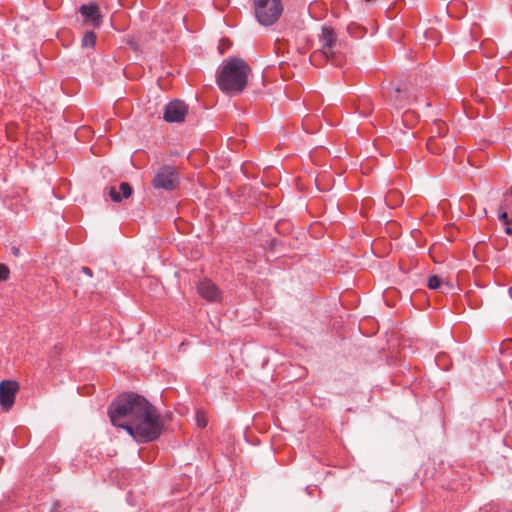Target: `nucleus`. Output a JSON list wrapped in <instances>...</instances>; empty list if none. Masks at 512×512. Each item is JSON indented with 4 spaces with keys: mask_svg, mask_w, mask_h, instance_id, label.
<instances>
[{
    "mask_svg": "<svg viewBox=\"0 0 512 512\" xmlns=\"http://www.w3.org/2000/svg\"><path fill=\"white\" fill-rule=\"evenodd\" d=\"M81 14L90 20L93 25L97 26L100 22L101 15L99 13V6L96 4H87L80 7Z\"/></svg>",
    "mask_w": 512,
    "mask_h": 512,
    "instance_id": "obj_11",
    "label": "nucleus"
},
{
    "mask_svg": "<svg viewBox=\"0 0 512 512\" xmlns=\"http://www.w3.org/2000/svg\"><path fill=\"white\" fill-rule=\"evenodd\" d=\"M415 112L412 110H406L402 116V122L407 127H412L414 122Z\"/></svg>",
    "mask_w": 512,
    "mask_h": 512,
    "instance_id": "obj_17",
    "label": "nucleus"
},
{
    "mask_svg": "<svg viewBox=\"0 0 512 512\" xmlns=\"http://www.w3.org/2000/svg\"><path fill=\"white\" fill-rule=\"evenodd\" d=\"M320 41L322 44V48L318 51H315L312 56L311 60L315 61L317 58L323 56L327 60L334 58V52L332 51V48L335 46L337 41V36L331 27L324 26L322 28V33L320 37Z\"/></svg>",
    "mask_w": 512,
    "mask_h": 512,
    "instance_id": "obj_5",
    "label": "nucleus"
},
{
    "mask_svg": "<svg viewBox=\"0 0 512 512\" xmlns=\"http://www.w3.org/2000/svg\"><path fill=\"white\" fill-rule=\"evenodd\" d=\"M196 422L198 427L205 428L208 424L206 413L202 410H198L196 413Z\"/></svg>",
    "mask_w": 512,
    "mask_h": 512,
    "instance_id": "obj_18",
    "label": "nucleus"
},
{
    "mask_svg": "<svg viewBox=\"0 0 512 512\" xmlns=\"http://www.w3.org/2000/svg\"><path fill=\"white\" fill-rule=\"evenodd\" d=\"M511 225H512V211L510 213Z\"/></svg>",
    "mask_w": 512,
    "mask_h": 512,
    "instance_id": "obj_26",
    "label": "nucleus"
},
{
    "mask_svg": "<svg viewBox=\"0 0 512 512\" xmlns=\"http://www.w3.org/2000/svg\"><path fill=\"white\" fill-rule=\"evenodd\" d=\"M132 187L127 182H122L119 186V191L116 187H109V196L114 202H121L122 199H127L132 195Z\"/></svg>",
    "mask_w": 512,
    "mask_h": 512,
    "instance_id": "obj_10",
    "label": "nucleus"
},
{
    "mask_svg": "<svg viewBox=\"0 0 512 512\" xmlns=\"http://www.w3.org/2000/svg\"><path fill=\"white\" fill-rule=\"evenodd\" d=\"M9 277V269L7 266L0 264V281L7 280Z\"/></svg>",
    "mask_w": 512,
    "mask_h": 512,
    "instance_id": "obj_20",
    "label": "nucleus"
},
{
    "mask_svg": "<svg viewBox=\"0 0 512 512\" xmlns=\"http://www.w3.org/2000/svg\"><path fill=\"white\" fill-rule=\"evenodd\" d=\"M151 184L156 190L172 191L179 184L178 172L170 165H163L155 172Z\"/></svg>",
    "mask_w": 512,
    "mask_h": 512,
    "instance_id": "obj_4",
    "label": "nucleus"
},
{
    "mask_svg": "<svg viewBox=\"0 0 512 512\" xmlns=\"http://www.w3.org/2000/svg\"><path fill=\"white\" fill-rule=\"evenodd\" d=\"M114 426L125 429L137 442L157 439L162 423L156 408L143 396L126 392L118 395L108 408Z\"/></svg>",
    "mask_w": 512,
    "mask_h": 512,
    "instance_id": "obj_1",
    "label": "nucleus"
},
{
    "mask_svg": "<svg viewBox=\"0 0 512 512\" xmlns=\"http://www.w3.org/2000/svg\"><path fill=\"white\" fill-rule=\"evenodd\" d=\"M499 214H498V220L503 223V225L508 226L511 225V219L510 216L507 213L506 207L503 205H500L498 208Z\"/></svg>",
    "mask_w": 512,
    "mask_h": 512,
    "instance_id": "obj_15",
    "label": "nucleus"
},
{
    "mask_svg": "<svg viewBox=\"0 0 512 512\" xmlns=\"http://www.w3.org/2000/svg\"><path fill=\"white\" fill-rule=\"evenodd\" d=\"M250 73L251 67L242 58L233 57L223 62L217 84L224 93L239 94L245 89Z\"/></svg>",
    "mask_w": 512,
    "mask_h": 512,
    "instance_id": "obj_2",
    "label": "nucleus"
},
{
    "mask_svg": "<svg viewBox=\"0 0 512 512\" xmlns=\"http://www.w3.org/2000/svg\"><path fill=\"white\" fill-rule=\"evenodd\" d=\"M427 148L429 152L437 154L440 153V151L442 150L443 143H440L435 136H432L427 141Z\"/></svg>",
    "mask_w": 512,
    "mask_h": 512,
    "instance_id": "obj_14",
    "label": "nucleus"
},
{
    "mask_svg": "<svg viewBox=\"0 0 512 512\" xmlns=\"http://www.w3.org/2000/svg\"><path fill=\"white\" fill-rule=\"evenodd\" d=\"M18 389L19 385L15 381L4 380L0 383V405L4 410L12 408Z\"/></svg>",
    "mask_w": 512,
    "mask_h": 512,
    "instance_id": "obj_7",
    "label": "nucleus"
},
{
    "mask_svg": "<svg viewBox=\"0 0 512 512\" xmlns=\"http://www.w3.org/2000/svg\"><path fill=\"white\" fill-rule=\"evenodd\" d=\"M257 21L263 26L274 24L282 14L281 0H253Z\"/></svg>",
    "mask_w": 512,
    "mask_h": 512,
    "instance_id": "obj_3",
    "label": "nucleus"
},
{
    "mask_svg": "<svg viewBox=\"0 0 512 512\" xmlns=\"http://www.w3.org/2000/svg\"><path fill=\"white\" fill-rule=\"evenodd\" d=\"M226 45H229V41L228 40H221V43H220V46H219V49L221 50V53L223 52L222 48H224Z\"/></svg>",
    "mask_w": 512,
    "mask_h": 512,
    "instance_id": "obj_22",
    "label": "nucleus"
},
{
    "mask_svg": "<svg viewBox=\"0 0 512 512\" xmlns=\"http://www.w3.org/2000/svg\"><path fill=\"white\" fill-rule=\"evenodd\" d=\"M96 35L94 32L89 31L86 32L82 38V46L83 47H93L95 45Z\"/></svg>",
    "mask_w": 512,
    "mask_h": 512,
    "instance_id": "obj_16",
    "label": "nucleus"
},
{
    "mask_svg": "<svg viewBox=\"0 0 512 512\" xmlns=\"http://www.w3.org/2000/svg\"><path fill=\"white\" fill-rule=\"evenodd\" d=\"M435 126L437 128L436 133H437L438 137L439 138L443 137L447 132V126L445 125V123H443L441 121H437L435 123Z\"/></svg>",
    "mask_w": 512,
    "mask_h": 512,
    "instance_id": "obj_19",
    "label": "nucleus"
},
{
    "mask_svg": "<svg viewBox=\"0 0 512 512\" xmlns=\"http://www.w3.org/2000/svg\"><path fill=\"white\" fill-rule=\"evenodd\" d=\"M427 286L431 290L440 289L444 293H448L454 289V286L450 282H443L442 279L437 275H432L428 278Z\"/></svg>",
    "mask_w": 512,
    "mask_h": 512,
    "instance_id": "obj_12",
    "label": "nucleus"
},
{
    "mask_svg": "<svg viewBox=\"0 0 512 512\" xmlns=\"http://www.w3.org/2000/svg\"><path fill=\"white\" fill-rule=\"evenodd\" d=\"M199 295L208 301H218L221 299L219 288L210 280H203L197 286Z\"/></svg>",
    "mask_w": 512,
    "mask_h": 512,
    "instance_id": "obj_9",
    "label": "nucleus"
},
{
    "mask_svg": "<svg viewBox=\"0 0 512 512\" xmlns=\"http://www.w3.org/2000/svg\"><path fill=\"white\" fill-rule=\"evenodd\" d=\"M82 271L83 273H85L86 275H88L89 277H92V270L88 267H83L82 268Z\"/></svg>",
    "mask_w": 512,
    "mask_h": 512,
    "instance_id": "obj_21",
    "label": "nucleus"
},
{
    "mask_svg": "<svg viewBox=\"0 0 512 512\" xmlns=\"http://www.w3.org/2000/svg\"><path fill=\"white\" fill-rule=\"evenodd\" d=\"M504 232H505L507 235H512V228H511V225L505 226Z\"/></svg>",
    "mask_w": 512,
    "mask_h": 512,
    "instance_id": "obj_24",
    "label": "nucleus"
},
{
    "mask_svg": "<svg viewBox=\"0 0 512 512\" xmlns=\"http://www.w3.org/2000/svg\"><path fill=\"white\" fill-rule=\"evenodd\" d=\"M508 194L512 195V186L510 187Z\"/></svg>",
    "mask_w": 512,
    "mask_h": 512,
    "instance_id": "obj_25",
    "label": "nucleus"
},
{
    "mask_svg": "<svg viewBox=\"0 0 512 512\" xmlns=\"http://www.w3.org/2000/svg\"><path fill=\"white\" fill-rule=\"evenodd\" d=\"M386 204L391 207H397L402 202V195L398 191H390L386 198H385Z\"/></svg>",
    "mask_w": 512,
    "mask_h": 512,
    "instance_id": "obj_13",
    "label": "nucleus"
},
{
    "mask_svg": "<svg viewBox=\"0 0 512 512\" xmlns=\"http://www.w3.org/2000/svg\"><path fill=\"white\" fill-rule=\"evenodd\" d=\"M387 95L392 106L397 109L411 105L416 98H412L411 92L406 87H401L393 83H389Z\"/></svg>",
    "mask_w": 512,
    "mask_h": 512,
    "instance_id": "obj_6",
    "label": "nucleus"
},
{
    "mask_svg": "<svg viewBox=\"0 0 512 512\" xmlns=\"http://www.w3.org/2000/svg\"><path fill=\"white\" fill-rule=\"evenodd\" d=\"M12 253L16 256V257H19L20 256V249L18 247H13L12 248Z\"/></svg>",
    "mask_w": 512,
    "mask_h": 512,
    "instance_id": "obj_23",
    "label": "nucleus"
},
{
    "mask_svg": "<svg viewBox=\"0 0 512 512\" xmlns=\"http://www.w3.org/2000/svg\"><path fill=\"white\" fill-rule=\"evenodd\" d=\"M187 113V106L179 100L172 101L165 106L164 119L167 122H181Z\"/></svg>",
    "mask_w": 512,
    "mask_h": 512,
    "instance_id": "obj_8",
    "label": "nucleus"
}]
</instances>
